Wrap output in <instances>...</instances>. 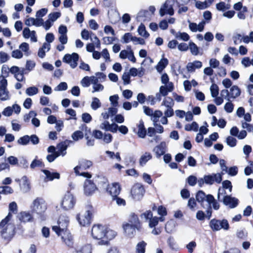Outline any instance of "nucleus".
Masks as SVG:
<instances>
[{
	"mask_svg": "<svg viewBox=\"0 0 253 253\" xmlns=\"http://www.w3.org/2000/svg\"><path fill=\"white\" fill-rule=\"evenodd\" d=\"M116 235V232L101 224H95L92 227V237L95 239L100 240L99 244L101 245H107L108 240L114 238Z\"/></svg>",
	"mask_w": 253,
	"mask_h": 253,
	"instance_id": "obj_1",
	"label": "nucleus"
},
{
	"mask_svg": "<svg viewBox=\"0 0 253 253\" xmlns=\"http://www.w3.org/2000/svg\"><path fill=\"white\" fill-rule=\"evenodd\" d=\"M30 209L32 213L35 214L40 221H45L47 218V204L43 198L37 197L32 202Z\"/></svg>",
	"mask_w": 253,
	"mask_h": 253,
	"instance_id": "obj_2",
	"label": "nucleus"
},
{
	"mask_svg": "<svg viewBox=\"0 0 253 253\" xmlns=\"http://www.w3.org/2000/svg\"><path fill=\"white\" fill-rule=\"evenodd\" d=\"M12 214L9 212L4 219L0 222V233L3 239L10 241L15 234V227L10 221Z\"/></svg>",
	"mask_w": 253,
	"mask_h": 253,
	"instance_id": "obj_3",
	"label": "nucleus"
},
{
	"mask_svg": "<svg viewBox=\"0 0 253 253\" xmlns=\"http://www.w3.org/2000/svg\"><path fill=\"white\" fill-rule=\"evenodd\" d=\"M196 198L197 202L201 204L203 208L210 207V205L212 204L214 210H218L219 209V204L211 194L206 195L203 191H199L196 194Z\"/></svg>",
	"mask_w": 253,
	"mask_h": 253,
	"instance_id": "obj_4",
	"label": "nucleus"
},
{
	"mask_svg": "<svg viewBox=\"0 0 253 253\" xmlns=\"http://www.w3.org/2000/svg\"><path fill=\"white\" fill-rule=\"evenodd\" d=\"M92 211L93 210L92 207L88 206L86 210L83 214L79 213L77 215L76 219L80 225L82 226H86L90 224Z\"/></svg>",
	"mask_w": 253,
	"mask_h": 253,
	"instance_id": "obj_5",
	"label": "nucleus"
},
{
	"mask_svg": "<svg viewBox=\"0 0 253 253\" xmlns=\"http://www.w3.org/2000/svg\"><path fill=\"white\" fill-rule=\"evenodd\" d=\"M209 226L213 231H219L222 229L228 230L229 229L228 222L225 219L222 220L212 219L209 223Z\"/></svg>",
	"mask_w": 253,
	"mask_h": 253,
	"instance_id": "obj_6",
	"label": "nucleus"
},
{
	"mask_svg": "<svg viewBox=\"0 0 253 253\" xmlns=\"http://www.w3.org/2000/svg\"><path fill=\"white\" fill-rule=\"evenodd\" d=\"M76 203V200L74 195L67 192L62 198L61 206L63 210L68 211L73 209Z\"/></svg>",
	"mask_w": 253,
	"mask_h": 253,
	"instance_id": "obj_7",
	"label": "nucleus"
},
{
	"mask_svg": "<svg viewBox=\"0 0 253 253\" xmlns=\"http://www.w3.org/2000/svg\"><path fill=\"white\" fill-rule=\"evenodd\" d=\"M92 165V162L91 161L85 159H82L79 161V165L74 168V171L77 175H82L87 178H90L91 175L90 173L88 172L80 173L79 169H86L89 168Z\"/></svg>",
	"mask_w": 253,
	"mask_h": 253,
	"instance_id": "obj_8",
	"label": "nucleus"
},
{
	"mask_svg": "<svg viewBox=\"0 0 253 253\" xmlns=\"http://www.w3.org/2000/svg\"><path fill=\"white\" fill-rule=\"evenodd\" d=\"M69 224V217L66 215H61L57 221V225L53 226L52 229L56 233H58L59 231L68 230Z\"/></svg>",
	"mask_w": 253,
	"mask_h": 253,
	"instance_id": "obj_9",
	"label": "nucleus"
},
{
	"mask_svg": "<svg viewBox=\"0 0 253 253\" xmlns=\"http://www.w3.org/2000/svg\"><path fill=\"white\" fill-rule=\"evenodd\" d=\"M7 82L4 76H0V100L6 101L10 99V95L7 89Z\"/></svg>",
	"mask_w": 253,
	"mask_h": 253,
	"instance_id": "obj_10",
	"label": "nucleus"
},
{
	"mask_svg": "<svg viewBox=\"0 0 253 253\" xmlns=\"http://www.w3.org/2000/svg\"><path fill=\"white\" fill-rule=\"evenodd\" d=\"M145 190L143 186L139 183L134 184L131 190V195L135 201L141 200L144 194Z\"/></svg>",
	"mask_w": 253,
	"mask_h": 253,
	"instance_id": "obj_11",
	"label": "nucleus"
},
{
	"mask_svg": "<svg viewBox=\"0 0 253 253\" xmlns=\"http://www.w3.org/2000/svg\"><path fill=\"white\" fill-rule=\"evenodd\" d=\"M79 58V55L76 53H73L72 54H66L64 56L63 61L69 64L72 68H75L78 65Z\"/></svg>",
	"mask_w": 253,
	"mask_h": 253,
	"instance_id": "obj_12",
	"label": "nucleus"
},
{
	"mask_svg": "<svg viewBox=\"0 0 253 253\" xmlns=\"http://www.w3.org/2000/svg\"><path fill=\"white\" fill-rule=\"evenodd\" d=\"M58 236H60L62 241L68 246L71 247L73 245V237L69 231L66 230L65 231H59L56 233Z\"/></svg>",
	"mask_w": 253,
	"mask_h": 253,
	"instance_id": "obj_13",
	"label": "nucleus"
},
{
	"mask_svg": "<svg viewBox=\"0 0 253 253\" xmlns=\"http://www.w3.org/2000/svg\"><path fill=\"white\" fill-rule=\"evenodd\" d=\"M159 14L161 16H163L165 14H169V15H173L174 10L172 4L170 1L167 0L165 1L159 10Z\"/></svg>",
	"mask_w": 253,
	"mask_h": 253,
	"instance_id": "obj_14",
	"label": "nucleus"
},
{
	"mask_svg": "<svg viewBox=\"0 0 253 253\" xmlns=\"http://www.w3.org/2000/svg\"><path fill=\"white\" fill-rule=\"evenodd\" d=\"M222 174L223 173H217L211 175H205L204 176L205 183L210 185L212 184L214 182L220 183L222 180Z\"/></svg>",
	"mask_w": 253,
	"mask_h": 253,
	"instance_id": "obj_15",
	"label": "nucleus"
},
{
	"mask_svg": "<svg viewBox=\"0 0 253 253\" xmlns=\"http://www.w3.org/2000/svg\"><path fill=\"white\" fill-rule=\"evenodd\" d=\"M223 204L230 209L235 208L239 204V200L235 197L230 195H225L221 201Z\"/></svg>",
	"mask_w": 253,
	"mask_h": 253,
	"instance_id": "obj_16",
	"label": "nucleus"
},
{
	"mask_svg": "<svg viewBox=\"0 0 253 253\" xmlns=\"http://www.w3.org/2000/svg\"><path fill=\"white\" fill-rule=\"evenodd\" d=\"M97 189V187L95 184L89 179H86L84 183V193L87 195L89 196L92 194L95 190Z\"/></svg>",
	"mask_w": 253,
	"mask_h": 253,
	"instance_id": "obj_17",
	"label": "nucleus"
},
{
	"mask_svg": "<svg viewBox=\"0 0 253 253\" xmlns=\"http://www.w3.org/2000/svg\"><path fill=\"white\" fill-rule=\"evenodd\" d=\"M121 187L119 183H113L109 185L107 191L112 196V198L115 197L120 194L121 191Z\"/></svg>",
	"mask_w": 253,
	"mask_h": 253,
	"instance_id": "obj_18",
	"label": "nucleus"
},
{
	"mask_svg": "<svg viewBox=\"0 0 253 253\" xmlns=\"http://www.w3.org/2000/svg\"><path fill=\"white\" fill-rule=\"evenodd\" d=\"M162 116V112H157L155 118L153 119V125L156 127V132L159 133H162L164 132L163 126L157 123L159 121V118Z\"/></svg>",
	"mask_w": 253,
	"mask_h": 253,
	"instance_id": "obj_19",
	"label": "nucleus"
},
{
	"mask_svg": "<svg viewBox=\"0 0 253 253\" xmlns=\"http://www.w3.org/2000/svg\"><path fill=\"white\" fill-rule=\"evenodd\" d=\"M72 143V141L66 140L61 142L57 146V153L59 154V156L62 155L64 156L66 154V149L69 144Z\"/></svg>",
	"mask_w": 253,
	"mask_h": 253,
	"instance_id": "obj_20",
	"label": "nucleus"
},
{
	"mask_svg": "<svg viewBox=\"0 0 253 253\" xmlns=\"http://www.w3.org/2000/svg\"><path fill=\"white\" fill-rule=\"evenodd\" d=\"M42 172L44 174L45 177L43 178L44 182L52 181L54 179H59L60 178V174L58 172H51L46 169L42 170Z\"/></svg>",
	"mask_w": 253,
	"mask_h": 253,
	"instance_id": "obj_21",
	"label": "nucleus"
},
{
	"mask_svg": "<svg viewBox=\"0 0 253 253\" xmlns=\"http://www.w3.org/2000/svg\"><path fill=\"white\" fill-rule=\"evenodd\" d=\"M32 214V212L27 211H21L19 213L18 217L21 222H32L34 219Z\"/></svg>",
	"mask_w": 253,
	"mask_h": 253,
	"instance_id": "obj_22",
	"label": "nucleus"
},
{
	"mask_svg": "<svg viewBox=\"0 0 253 253\" xmlns=\"http://www.w3.org/2000/svg\"><path fill=\"white\" fill-rule=\"evenodd\" d=\"M123 229L126 234L129 236H131L135 232V230L138 229L140 227L134 226V225L129 223H124L123 224Z\"/></svg>",
	"mask_w": 253,
	"mask_h": 253,
	"instance_id": "obj_23",
	"label": "nucleus"
},
{
	"mask_svg": "<svg viewBox=\"0 0 253 253\" xmlns=\"http://www.w3.org/2000/svg\"><path fill=\"white\" fill-rule=\"evenodd\" d=\"M174 89V85L172 83H168V84H164L160 86L159 92L162 94V96H167L169 92H172Z\"/></svg>",
	"mask_w": 253,
	"mask_h": 253,
	"instance_id": "obj_24",
	"label": "nucleus"
},
{
	"mask_svg": "<svg viewBox=\"0 0 253 253\" xmlns=\"http://www.w3.org/2000/svg\"><path fill=\"white\" fill-rule=\"evenodd\" d=\"M189 28L190 30L193 32H196L197 31H203L206 24V22L204 21H202L199 24L190 22H189Z\"/></svg>",
	"mask_w": 253,
	"mask_h": 253,
	"instance_id": "obj_25",
	"label": "nucleus"
},
{
	"mask_svg": "<svg viewBox=\"0 0 253 253\" xmlns=\"http://www.w3.org/2000/svg\"><path fill=\"white\" fill-rule=\"evenodd\" d=\"M166 144L165 142H162L160 145L156 146L153 151L155 153L156 157L160 158L162 155H163L166 152Z\"/></svg>",
	"mask_w": 253,
	"mask_h": 253,
	"instance_id": "obj_26",
	"label": "nucleus"
},
{
	"mask_svg": "<svg viewBox=\"0 0 253 253\" xmlns=\"http://www.w3.org/2000/svg\"><path fill=\"white\" fill-rule=\"evenodd\" d=\"M202 66V62L198 60L187 64L186 68L188 72H194L196 69H200Z\"/></svg>",
	"mask_w": 253,
	"mask_h": 253,
	"instance_id": "obj_27",
	"label": "nucleus"
},
{
	"mask_svg": "<svg viewBox=\"0 0 253 253\" xmlns=\"http://www.w3.org/2000/svg\"><path fill=\"white\" fill-rule=\"evenodd\" d=\"M134 226L140 227V221L138 216L133 212H131L128 217V222Z\"/></svg>",
	"mask_w": 253,
	"mask_h": 253,
	"instance_id": "obj_28",
	"label": "nucleus"
},
{
	"mask_svg": "<svg viewBox=\"0 0 253 253\" xmlns=\"http://www.w3.org/2000/svg\"><path fill=\"white\" fill-rule=\"evenodd\" d=\"M92 246L90 244H86L78 247L76 249L77 253H92Z\"/></svg>",
	"mask_w": 253,
	"mask_h": 253,
	"instance_id": "obj_29",
	"label": "nucleus"
},
{
	"mask_svg": "<svg viewBox=\"0 0 253 253\" xmlns=\"http://www.w3.org/2000/svg\"><path fill=\"white\" fill-rule=\"evenodd\" d=\"M22 180L23 183L21 188V190L23 192L27 193L31 189L30 182L26 176H23L22 177Z\"/></svg>",
	"mask_w": 253,
	"mask_h": 253,
	"instance_id": "obj_30",
	"label": "nucleus"
},
{
	"mask_svg": "<svg viewBox=\"0 0 253 253\" xmlns=\"http://www.w3.org/2000/svg\"><path fill=\"white\" fill-rule=\"evenodd\" d=\"M138 131L137 132L138 136L140 138H144L146 135V130L144 127V123L140 121L137 126Z\"/></svg>",
	"mask_w": 253,
	"mask_h": 253,
	"instance_id": "obj_31",
	"label": "nucleus"
},
{
	"mask_svg": "<svg viewBox=\"0 0 253 253\" xmlns=\"http://www.w3.org/2000/svg\"><path fill=\"white\" fill-rule=\"evenodd\" d=\"M50 48V44L46 42H44L42 47L40 48L38 51V56L42 58L45 56V52L48 51Z\"/></svg>",
	"mask_w": 253,
	"mask_h": 253,
	"instance_id": "obj_32",
	"label": "nucleus"
},
{
	"mask_svg": "<svg viewBox=\"0 0 253 253\" xmlns=\"http://www.w3.org/2000/svg\"><path fill=\"white\" fill-rule=\"evenodd\" d=\"M241 94L240 88L237 85H233L230 89V97L232 98H236Z\"/></svg>",
	"mask_w": 253,
	"mask_h": 253,
	"instance_id": "obj_33",
	"label": "nucleus"
},
{
	"mask_svg": "<svg viewBox=\"0 0 253 253\" xmlns=\"http://www.w3.org/2000/svg\"><path fill=\"white\" fill-rule=\"evenodd\" d=\"M152 155L149 152H145L142 155L139 159V164L143 166L150 159H152Z\"/></svg>",
	"mask_w": 253,
	"mask_h": 253,
	"instance_id": "obj_34",
	"label": "nucleus"
},
{
	"mask_svg": "<svg viewBox=\"0 0 253 253\" xmlns=\"http://www.w3.org/2000/svg\"><path fill=\"white\" fill-rule=\"evenodd\" d=\"M149 15V12L147 10L140 11L137 15L136 19L138 21L144 22L147 20V17Z\"/></svg>",
	"mask_w": 253,
	"mask_h": 253,
	"instance_id": "obj_35",
	"label": "nucleus"
},
{
	"mask_svg": "<svg viewBox=\"0 0 253 253\" xmlns=\"http://www.w3.org/2000/svg\"><path fill=\"white\" fill-rule=\"evenodd\" d=\"M176 223L173 220L168 221L165 225V230L168 233H171L174 230Z\"/></svg>",
	"mask_w": 253,
	"mask_h": 253,
	"instance_id": "obj_36",
	"label": "nucleus"
},
{
	"mask_svg": "<svg viewBox=\"0 0 253 253\" xmlns=\"http://www.w3.org/2000/svg\"><path fill=\"white\" fill-rule=\"evenodd\" d=\"M189 49L191 53L193 55H197L199 53V48L192 42H189Z\"/></svg>",
	"mask_w": 253,
	"mask_h": 253,
	"instance_id": "obj_37",
	"label": "nucleus"
},
{
	"mask_svg": "<svg viewBox=\"0 0 253 253\" xmlns=\"http://www.w3.org/2000/svg\"><path fill=\"white\" fill-rule=\"evenodd\" d=\"M91 108L93 110H96L101 106V103L100 100L97 97H93L90 105Z\"/></svg>",
	"mask_w": 253,
	"mask_h": 253,
	"instance_id": "obj_38",
	"label": "nucleus"
},
{
	"mask_svg": "<svg viewBox=\"0 0 253 253\" xmlns=\"http://www.w3.org/2000/svg\"><path fill=\"white\" fill-rule=\"evenodd\" d=\"M175 37L179 40H182L183 41H188L190 39L189 35L185 32H177L174 35Z\"/></svg>",
	"mask_w": 253,
	"mask_h": 253,
	"instance_id": "obj_39",
	"label": "nucleus"
},
{
	"mask_svg": "<svg viewBox=\"0 0 253 253\" xmlns=\"http://www.w3.org/2000/svg\"><path fill=\"white\" fill-rule=\"evenodd\" d=\"M143 110L144 113L149 116L151 117V120L153 121V119L155 118V114L157 112H161L160 110H156L155 112H153V110L147 106H143Z\"/></svg>",
	"mask_w": 253,
	"mask_h": 253,
	"instance_id": "obj_40",
	"label": "nucleus"
},
{
	"mask_svg": "<svg viewBox=\"0 0 253 253\" xmlns=\"http://www.w3.org/2000/svg\"><path fill=\"white\" fill-rule=\"evenodd\" d=\"M147 244L143 241L139 242L136 246V253H144Z\"/></svg>",
	"mask_w": 253,
	"mask_h": 253,
	"instance_id": "obj_41",
	"label": "nucleus"
},
{
	"mask_svg": "<svg viewBox=\"0 0 253 253\" xmlns=\"http://www.w3.org/2000/svg\"><path fill=\"white\" fill-rule=\"evenodd\" d=\"M168 64V60L166 58L161 59L158 63L156 69L158 72H161Z\"/></svg>",
	"mask_w": 253,
	"mask_h": 253,
	"instance_id": "obj_42",
	"label": "nucleus"
},
{
	"mask_svg": "<svg viewBox=\"0 0 253 253\" xmlns=\"http://www.w3.org/2000/svg\"><path fill=\"white\" fill-rule=\"evenodd\" d=\"M162 105L167 108L172 107L174 105V101L170 97L165 98L162 103Z\"/></svg>",
	"mask_w": 253,
	"mask_h": 253,
	"instance_id": "obj_43",
	"label": "nucleus"
},
{
	"mask_svg": "<svg viewBox=\"0 0 253 253\" xmlns=\"http://www.w3.org/2000/svg\"><path fill=\"white\" fill-rule=\"evenodd\" d=\"M137 31L140 36L145 38H148L149 36V33L146 31L145 29V26L142 24L140 25L138 28Z\"/></svg>",
	"mask_w": 253,
	"mask_h": 253,
	"instance_id": "obj_44",
	"label": "nucleus"
},
{
	"mask_svg": "<svg viewBox=\"0 0 253 253\" xmlns=\"http://www.w3.org/2000/svg\"><path fill=\"white\" fill-rule=\"evenodd\" d=\"M13 192V190L11 187L8 186H0V194H12Z\"/></svg>",
	"mask_w": 253,
	"mask_h": 253,
	"instance_id": "obj_45",
	"label": "nucleus"
},
{
	"mask_svg": "<svg viewBox=\"0 0 253 253\" xmlns=\"http://www.w3.org/2000/svg\"><path fill=\"white\" fill-rule=\"evenodd\" d=\"M232 38L233 40L234 43L235 45L241 43L242 41L244 42V36H242L240 34H234Z\"/></svg>",
	"mask_w": 253,
	"mask_h": 253,
	"instance_id": "obj_46",
	"label": "nucleus"
},
{
	"mask_svg": "<svg viewBox=\"0 0 253 253\" xmlns=\"http://www.w3.org/2000/svg\"><path fill=\"white\" fill-rule=\"evenodd\" d=\"M39 92L38 88L36 86H31L27 88L26 93L29 96H33L37 94Z\"/></svg>",
	"mask_w": 253,
	"mask_h": 253,
	"instance_id": "obj_47",
	"label": "nucleus"
},
{
	"mask_svg": "<svg viewBox=\"0 0 253 253\" xmlns=\"http://www.w3.org/2000/svg\"><path fill=\"white\" fill-rule=\"evenodd\" d=\"M30 139V136L28 135H26L20 137L17 140V143L20 145H26L29 143Z\"/></svg>",
	"mask_w": 253,
	"mask_h": 253,
	"instance_id": "obj_48",
	"label": "nucleus"
},
{
	"mask_svg": "<svg viewBox=\"0 0 253 253\" xmlns=\"http://www.w3.org/2000/svg\"><path fill=\"white\" fill-rule=\"evenodd\" d=\"M84 137V133L82 131L77 130L72 135V138L75 141H78Z\"/></svg>",
	"mask_w": 253,
	"mask_h": 253,
	"instance_id": "obj_49",
	"label": "nucleus"
},
{
	"mask_svg": "<svg viewBox=\"0 0 253 253\" xmlns=\"http://www.w3.org/2000/svg\"><path fill=\"white\" fill-rule=\"evenodd\" d=\"M237 237L241 240H245L247 238L248 233L245 230H239L236 232Z\"/></svg>",
	"mask_w": 253,
	"mask_h": 253,
	"instance_id": "obj_50",
	"label": "nucleus"
},
{
	"mask_svg": "<svg viewBox=\"0 0 253 253\" xmlns=\"http://www.w3.org/2000/svg\"><path fill=\"white\" fill-rule=\"evenodd\" d=\"M92 36H94V34L92 32H89L86 29H84L81 32V36L82 38L85 40H87L89 38L92 37Z\"/></svg>",
	"mask_w": 253,
	"mask_h": 253,
	"instance_id": "obj_51",
	"label": "nucleus"
},
{
	"mask_svg": "<svg viewBox=\"0 0 253 253\" xmlns=\"http://www.w3.org/2000/svg\"><path fill=\"white\" fill-rule=\"evenodd\" d=\"M218 90V87L216 84H211L210 87V91L212 97H215L218 95L219 93Z\"/></svg>",
	"mask_w": 253,
	"mask_h": 253,
	"instance_id": "obj_52",
	"label": "nucleus"
},
{
	"mask_svg": "<svg viewBox=\"0 0 253 253\" xmlns=\"http://www.w3.org/2000/svg\"><path fill=\"white\" fill-rule=\"evenodd\" d=\"M19 48L24 52V54L26 56L29 55V44L27 42H23L19 45Z\"/></svg>",
	"mask_w": 253,
	"mask_h": 253,
	"instance_id": "obj_53",
	"label": "nucleus"
},
{
	"mask_svg": "<svg viewBox=\"0 0 253 253\" xmlns=\"http://www.w3.org/2000/svg\"><path fill=\"white\" fill-rule=\"evenodd\" d=\"M134 37L132 36V34L130 33H127L125 34V35L122 37L123 41L122 42L123 43H128L130 41H133V39Z\"/></svg>",
	"mask_w": 253,
	"mask_h": 253,
	"instance_id": "obj_54",
	"label": "nucleus"
},
{
	"mask_svg": "<svg viewBox=\"0 0 253 253\" xmlns=\"http://www.w3.org/2000/svg\"><path fill=\"white\" fill-rule=\"evenodd\" d=\"M67 88V84L65 82H61L54 88V90L56 91H60L66 90Z\"/></svg>",
	"mask_w": 253,
	"mask_h": 253,
	"instance_id": "obj_55",
	"label": "nucleus"
},
{
	"mask_svg": "<svg viewBox=\"0 0 253 253\" xmlns=\"http://www.w3.org/2000/svg\"><path fill=\"white\" fill-rule=\"evenodd\" d=\"M226 142L228 145L233 147L236 146L237 140L234 137L229 136L226 138Z\"/></svg>",
	"mask_w": 253,
	"mask_h": 253,
	"instance_id": "obj_56",
	"label": "nucleus"
},
{
	"mask_svg": "<svg viewBox=\"0 0 253 253\" xmlns=\"http://www.w3.org/2000/svg\"><path fill=\"white\" fill-rule=\"evenodd\" d=\"M9 59V56L7 53L4 51L0 52V64L6 62Z\"/></svg>",
	"mask_w": 253,
	"mask_h": 253,
	"instance_id": "obj_57",
	"label": "nucleus"
},
{
	"mask_svg": "<svg viewBox=\"0 0 253 253\" xmlns=\"http://www.w3.org/2000/svg\"><path fill=\"white\" fill-rule=\"evenodd\" d=\"M42 166L43 164L42 161L36 159L34 160L30 165V168L32 169H34L36 167H42Z\"/></svg>",
	"mask_w": 253,
	"mask_h": 253,
	"instance_id": "obj_58",
	"label": "nucleus"
},
{
	"mask_svg": "<svg viewBox=\"0 0 253 253\" xmlns=\"http://www.w3.org/2000/svg\"><path fill=\"white\" fill-rule=\"evenodd\" d=\"M82 85L84 87H88L91 84L90 77L86 76L84 77L81 81Z\"/></svg>",
	"mask_w": 253,
	"mask_h": 253,
	"instance_id": "obj_59",
	"label": "nucleus"
},
{
	"mask_svg": "<svg viewBox=\"0 0 253 253\" xmlns=\"http://www.w3.org/2000/svg\"><path fill=\"white\" fill-rule=\"evenodd\" d=\"M159 219L158 217L155 216L153 218H151L149 221V226L150 228H153V227H156L159 223Z\"/></svg>",
	"mask_w": 253,
	"mask_h": 253,
	"instance_id": "obj_60",
	"label": "nucleus"
},
{
	"mask_svg": "<svg viewBox=\"0 0 253 253\" xmlns=\"http://www.w3.org/2000/svg\"><path fill=\"white\" fill-rule=\"evenodd\" d=\"M37 115V113L34 111H31L28 114H26L24 116V120L25 122H28L30 121L31 118H34Z\"/></svg>",
	"mask_w": 253,
	"mask_h": 253,
	"instance_id": "obj_61",
	"label": "nucleus"
},
{
	"mask_svg": "<svg viewBox=\"0 0 253 253\" xmlns=\"http://www.w3.org/2000/svg\"><path fill=\"white\" fill-rule=\"evenodd\" d=\"M209 6V4L207 3V1L204 2L196 1V7L200 9H204Z\"/></svg>",
	"mask_w": 253,
	"mask_h": 253,
	"instance_id": "obj_62",
	"label": "nucleus"
},
{
	"mask_svg": "<svg viewBox=\"0 0 253 253\" xmlns=\"http://www.w3.org/2000/svg\"><path fill=\"white\" fill-rule=\"evenodd\" d=\"M13 112V109H12V107L10 106H8L3 109V111L2 112V114L4 116L9 117L12 115Z\"/></svg>",
	"mask_w": 253,
	"mask_h": 253,
	"instance_id": "obj_63",
	"label": "nucleus"
},
{
	"mask_svg": "<svg viewBox=\"0 0 253 253\" xmlns=\"http://www.w3.org/2000/svg\"><path fill=\"white\" fill-rule=\"evenodd\" d=\"M224 109L227 113H230L233 111L234 105L231 102H228L225 104Z\"/></svg>",
	"mask_w": 253,
	"mask_h": 253,
	"instance_id": "obj_64",
	"label": "nucleus"
}]
</instances>
